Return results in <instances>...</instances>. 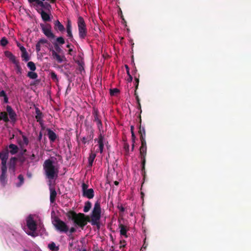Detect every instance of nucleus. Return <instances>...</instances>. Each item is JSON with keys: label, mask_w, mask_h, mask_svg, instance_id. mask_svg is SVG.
<instances>
[{"label": "nucleus", "mask_w": 251, "mask_h": 251, "mask_svg": "<svg viewBox=\"0 0 251 251\" xmlns=\"http://www.w3.org/2000/svg\"><path fill=\"white\" fill-rule=\"evenodd\" d=\"M104 136L100 133L98 139V143L99 145V149L96 150V152H100V153H102L103 152V150L104 148Z\"/></svg>", "instance_id": "nucleus-11"}, {"label": "nucleus", "mask_w": 251, "mask_h": 251, "mask_svg": "<svg viewBox=\"0 0 251 251\" xmlns=\"http://www.w3.org/2000/svg\"><path fill=\"white\" fill-rule=\"evenodd\" d=\"M94 115V121L96 122L98 128L100 130L102 128V124L99 115V112L97 110H94L93 112Z\"/></svg>", "instance_id": "nucleus-10"}, {"label": "nucleus", "mask_w": 251, "mask_h": 251, "mask_svg": "<svg viewBox=\"0 0 251 251\" xmlns=\"http://www.w3.org/2000/svg\"><path fill=\"white\" fill-rule=\"evenodd\" d=\"M44 174L50 180L58 177V168L54 165L53 161L50 159L46 160L43 165Z\"/></svg>", "instance_id": "nucleus-2"}, {"label": "nucleus", "mask_w": 251, "mask_h": 251, "mask_svg": "<svg viewBox=\"0 0 251 251\" xmlns=\"http://www.w3.org/2000/svg\"><path fill=\"white\" fill-rule=\"evenodd\" d=\"M6 110H7V113L9 114V116L10 119L12 120L15 119L16 115L15 114V112L14 111V110L12 108V107L9 105H7L6 106Z\"/></svg>", "instance_id": "nucleus-21"}, {"label": "nucleus", "mask_w": 251, "mask_h": 251, "mask_svg": "<svg viewBox=\"0 0 251 251\" xmlns=\"http://www.w3.org/2000/svg\"><path fill=\"white\" fill-rule=\"evenodd\" d=\"M67 36L71 39V41H73L74 38L73 34L72 33V30H67Z\"/></svg>", "instance_id": "nucleus-41"}, {"label": "nucleus", "mask_w": 251, "mask_h": 251, "mask_svg": "<svg viewBox=\"0 0 251 251\" xmlns=\"http://www.w3.org/2000/svg\"><path fill=\"white\" fill-rule=\"evenodd\" d=\"M101 209L100 202L97 201L91 214V219L88 216L82 213H76L75 211L70 210L66 213L68 219L73 222L75 226H78L83 229L87 222H91L92 225L100 227V220L101 218Z\"/></svg>", "instance_id": "nucleus-1"}, {"label": "nucleus", "mask_w": 251, "mask_h": 251, "mask_svg": "<svg viewBox=\"0 0 251 251\" xmlns=\"http://www.w3.org/2000/svg\"><path fill=\"white\" fill-rule=\"evenodd\" d=\"M35 113H36V116L35 118L37 120V122L39 123L40 124H42V119L43 118V114L42 112L40 111L39 108L35 107Z\"/></svg>", "instance_id": "nucleus-14"}, {"label": "nucleus", "mask_w": 251, "mask_h": 251, "mask_svg": "<svg viewBox=\"0 0 251 251\" xmlns=\"http://www.w3.org/2000/svg\"><path fill=\"white\" fill-rule=\"evenodd\" d=\"M35 231H32V232H29L27 234L32 237H35V235L34 234V232Z\"/></svg>", "instance_id": "nucleus-58"}, {"label": "nucleus", "mask_w": 251, "mask_h": 251, "mask_svg": "<svg viewBox=\"0 0 251 251\" xmlns=\"http://www.w3.org/2000/svg\"><path fill=\"white\" fill-rule=\"evenodd\" d=\"M27 66L32 71H34L36 69L34 63L32 61L28 62L27 63Z\"/></svg>", "instance_id": "nucleus-33"}, {"label": "nucleus", "mask_w": 251, "mask_h": 251, "mask_svg": "<svg viewBox=\"0 0 251 251\" xmlns=\"http://www.w3.org/2000/svg\"><path fill=\"white\" fill-rule=\"evenodd\" d=\"M9 150L7 148L5 149V150H7L8 151V153H10L11 154L14 155L16 154L19 151V148L18 146L15 144H11L8 146ZM4 150V149L3 150Z\"/></svg>", "instance_id": "nucleus-12"}, {"label": "nucleus", "mask_w": 251, "mask_h": 251, "mask_svg": "<svg viewBox=\"0 0 251 251\" xmlns=\"http://www.w3.org/2000/svg\"><path fill=\"white\" fill-rule=\"evenodd\" d=\"M40 14L41 15L42 18L44 21L48 22L50 20V17L49 15L47 13L45 12L44 10H41Z\"/></svg>", "instance_id": "nucleus-26"}, {"label": "nucleus", "mask_w": 251, "mask_h": 251, "mask_svg": "<svg viewBox=\"0 0 251 251\" xmlns=\"http://www.w3.org/2000/svg\"><path fill=\"white\" fill-rule=\"evenodd\" d=\"M37 0H28L29 3L32 4L34 5H35V3Z\"/></svg>", "instance_id": "nucleus-51"}, {"label": "nucleus", "mask_w": 251, "mask_h": 251, "mask_svg": "<svg viewBox=\"0 0 251 251\" xmlns=\"http://www.w3.org/2000/svg\"><path fill=\"white\" fill-rule=\"evenodd\" d=\"M0 97H3L4 102L5 103H8V98L4 90H2L0 92Z\"/></svg>", "instance_id": "nucleus-32"}, {"label": "nucleus", "mask_w": 251, "mask_h": 251, "mask_svg": "<svg viewBox=\"0 0 251 251\" xmlns=\"http://www.w3.org/2000/svg\"><path fill=\"white\" fill-rule=\"evenodd\" d=\"M141 164H142V173H145V164H146V159H141Z\"/></svg>", "instance_id": "nucleus-39"}, {"label": "nucleus", "mask_w": 251, "mask_h": 251, "mask_svg": "<svg viewBox=\"0 0 251 251\" xmlns=\"http://www.w3.org/2000/svg\"><path fill=\"white\" fill-rule=\"evenodd\" d=\"M133 129H134V126H130V130H131V134H132V132H134Z\"/></svg>", "instance_id": "nucleus-63"}, {"label": "nucleus", "mask_w": 251, "mask_h": 251, "mask_svg": "<svg viewBox=\"0 0 251 251\" xmlns=\"http://www.w3.org/2000/svg\"><path fill=\"white\" fill-rule=\"evenodd\" d=\"M126 242L125 240H120V243L121 245L120 246V248L121 249L122 248L125 247V246H126Z\"/></svg>", "instance_id": "nucleus-44"}, {"label": "nucleus", "mask_w": 251, "mask_h": 251, "mask_svg": "<svg viewBox=\"0 0 251 251\" xmlns=\"http://www.w3.org/2000/svg\"><path fill=\"white\" fill-rule=\"evenodd\" d=\"M125 149L127 151L129 150V145L127 144L125 145Z\"/></svg>", "instance_id": "nucleus-60"}, {"label": "nucleus", "mask_w": 251, "mask_h": 251, "mask_svg": "<svg viewBox=\"0 0 251 251\" xmlns=\"http://www.w3.org/2000/svg\"><path fill=\"white\" fill-rule=\"evenodd\" d=\"M42 137V134L41 132H40L39 135L38 136V140L40 141Z\"/></svg>", "instance_id": "nucleus-61"}, {"label": "nucleus", "mask_w": 251, "mask_h": 251, "mask_svg": "<svg viewBox=\"0 0 251 251\" xmlns=\"http://www.w3.org/2000/svg\"><path fill=\"white\" fill-rule=\"evenodd\" d=\"M92 207V203L90 201H87L85 203V205L83 208V211L85 213L88 212Z\"/></svg>", "instance_id": "nucleus-28"}, {"label": "nucleus", "mask_w": 251, "mask_h": 251, "mask_svg": "<svg viewBox=\"0 0 251 251\" xmlns=\"http://www.w3.org/2000/svg\"><path fill=\"white\" fill-rule=\"evenodd\" d=\"M120 90L117 88H114L110 89V94L111 96H116L119 93Z\"/></svg>", "instance_id": "nucleus-34"}, {"label": "nucleus", "mask_w": 251, "mask_h": 251, "mask_svg": "<svg viewBox=\"0 0 251 251\" xmlns=\"http://www.w3.org/2000/svg\"><path fill=\"white\" fill-rule=\"evenodd\" d=\"M58 44L63 45L65 43L64 39L62 37H59L56 38V42Z\"/></svg>", "instance_id": "nucleus-37"}, {"label": "nucleus", "mask_w": 251, "mask_h": 251, "mask_svg": "<svg viewBox=\"0 0 251 251\" xmlns=\"http://www.w3.org/2000/svg\"><path fill=\"white\" fill-rule=\"evenodd\" d=\"M66 29L67 30H72V25L70 21H68L67 25H66Z\"/></svg>", "instance_id": "nucleus-47"}, {"label": "nucleus", "mask_w": 251, "mask_h": 251, "mask_svg": "<svg viewBox=\"0 0 251 251\" xmlns=\"http://www.w3.org/2000/svg\"><path fill=\"white\" fill-rule=\"evenodd\" d=\"M125 67L126 68V73H127V75H130L129 68L128 66L127 65H126Z\"/></svg>", "instance_id": "nucleus-54"}, {"label": "nucleus", "mask_w": 251, "mask_h": 251, "mask_svg": "<svg viewBox=\"0 0 251 251\" xmlns=\"http://www.w3.org/2000/svg\"><path fill=\"white\" fill-rule=\"evenodd\" d=\"M26 226L32 231H35L37 229V224L31 215L28 216L26 219Z\"/></svg>", "instance_id": "nucleus-8"}, {"label": "nucleus", "mask_w": 251, "mask_h": 251, "mask_svg": "<svg viewBox=\"0 0 251 251\" xmlns=\"http://www.w3.org/2000/svg\"><path fill=\"white\" fill-rule=\"evenodd\" d=\"M69 231H70V233H73L76 231V229L74 227H72L70 229Z\"/></svg>", "instance_id": "nucleus-49"}, {"label": "nucleus", "mask_w": 251, "mask_h": 251, "mask_svg": "<svg viewBox=\"0 0 251 251\" xmlns=\"http://www.w3.org/2000/svg\"><path fill=\"white\" fill-rule=\"evenodd\" d=\"M54 24V28L56 31L63 32L65 30L64 25L58 20L55 21Z\"/></svg>", "instance_id": "nucleus-17"}, {"label": "nucleus", "mask_w": 251, "mask_h": 251, "mask_svg": "<svg viewBox=\"0 0 251 251\" xmlns=\"http://www.w3.org/2000/svg\"><path fill=\"white\" fill-rule=\"evenodd\" d=\"M94 137V134L93 131H91L90 133L86 136H84L82 138V142L85 144L87 143H89V141H91Z\"/></svg>", "instance_id": "nucleus-19"}, {"label": "nucleus", "mask_w": 251, "mask_h": 251, "mask_svg": "<svg viewBox=\"0 0 251 251\" xmlns=\"http://www.w3.org/2000/svg\"><path fill=\"white\" fill-rule=\"evenodd\" d=\"M48 137L50 142L53 143L56 139L57 136L56 133L50 128H47Z\"/></svg>", "instance_id": "nucleus-13"}, {"label": "nucleus", "mask_w": 251, "mask_h": 251, "mask_svg": "<svg viewBox=\"0 0 251 251\" xmlns=\"http://www.w3.org/2000/svg\"><path fill=\"white\" fill-rule=\"evenodd\" d=\"M118 208L120 209V210L122 212H124L125 211V208L122 206H118Z\"/></svg>", "instance_id": "nucleus-57"}, {"label": "nucleus", "mask_w": 251, "mask_h": 251, "mask_svg": "<svg viewBox=\"0 0 251 251\" xmlns=\"http://www.w3.org/2000/svg\"><path fill=\"white\" fill-rule=\"evenodd\" d=\"M48 248L52 251H58L59 247H57L54 242H51L48 245Z\"/></svg>", "instance_id": "nucleus-29"}, {"label": "nucleus", "mask_w": 251, "mask_h": 251, "mask_svg": "<svg viewBox=\"0 0 251 251\" xmlns=\"http://www.w3.org/2000/svg\"><path fill=\"white\" fill-rule=\"evenodd\" d=\"M0 158L1 160V174L0 176V183L2 186H4L7 182L6 175L7 172L6 163L8 158V151L7 149L2 150L0 152Z\"/></svg>", "instance_id": "nucleus-3"}, {"label": "nucleus", "mask_w": 251, "mask_h": 251, "mask_svg": "<svg viewBox=\"0 0 251 251\" xmlns=\"http://www.w3.org/2000/svg\"><path fill=\"white\" fill-rule=\"evenodd\" d=\"M54 50L52 48L50 49V51L51 52V56L53 59L57 61L58 63H61L66 60L64 55H59V53L62 51L61 48L57 43H53Z\"/></svg>", "instance_id": "nucleus-4"}, {"label": "nucleus", "mask_w": 251, "mask_h": 251, "mask_svg": "<svg viewBox=\"0 0 251 251\" xmlns=\"http://www.w3.org/2000/svg\"><path fill=\"white\" fill-rule=\"evenodd\" d=\"M22 57L23 58V60L26 62L28 61L30 59V58L28 56V54L27 52V51H25V52L22 53Z\"/></svg>", "instance_id": "nucleus-35"}, {"label": "nucleus", "mask_w": 251, "mask_h": 251, "mask_svg": "<svg viewBox=\"0 0 251 251\" xmlns=\"http://www.w3.org/2000/svg\"><path fill=\"white\" fill-rule=\"evenodd\" d=\"M5 55L8 57L9 60L14 64L18 62L16 60V57L9 51H6L5 52Z\"/></svg>", "instance_id": "nucleus-20"}, {"label": "nucleus", "mask_w": 251, "mask_h": 251, "mask_svg": "<svg viewBox=\"0 0 251 251\" xmlns=\"http://www.w3.org/2000/svg\"><path fill=\"white\" fill-rule=\"evenodd\" d=\"M96 154L95 153L91 152L88 157V167H91L95 158H96Z\"/></svg>", "instance_id": "nucleus-23"}, {"label": "nucleus", "mask_w": 251, "mask_h": 251, "mask_svg": "<svg viewBox=\"0 0 251 251\" xmlns=\"http://www.w3.org/2000/svg\"><path fill=\"white\" fill-rule=\"evenodd\" d=\"M141 142V146L140 148V154L141 159H146V156L147 154V144L146 140H143V141Z\"/></svg>", "instance_id": "nucleus-9"}, {"label": "nucleus", "mask_w": 251, "mask_h": 251, "mask_svg": "<svg viewBox=\"0 0 251 251\" xmlns=\"http://www.w3.org/2000/svg\"><path fill=\"white\" fill-rule=\"evenodd\" d=\"M16 66V73L18 75H21L22 74V70L21 66L19 65V62L15 64Z\"/></svg>", "instance_id": "nucleus-36"}, {"label": "nucleus", "mask_w": 251, "mask_h": 251, "mask_svg": "<svg viewBox=\"0 0 251 251\" xmlns=\"http://www.w3.org/2000/svg\"><path fill=\"white\" fill-rule=\"evenodd\" d=\"M17 159L15 157H13L10 159L9 169V170H12L14 171L16 166V162Z\"/></svg>", "instance_id": "nucleus-22"}, {"label": "nucleus", "mask_w": 251, "mask_h": 251, "mask_svg": "<svg viewBox=\"0 0 251 251\" xmlns=\"http://www.w3.org/2000/svg\"><path fill=\"white\" fill-rule=\"evenodd\" d=\"M21 51H22V53L25 52V51H26V49L25 47L23 46H22L20 48Z\"/></svg>", "instance_id": "nucleus-55"}, {"label": "nucleus", "mask_w": 251, "mask_h": 251, "mask_svg": "<svg viewBox=\"0 0 251 251\" xmlns=\"http://www.w3.org/2000/svg\"><path fill=\"white\" fill-rule=\"evenodd\" d=\"M139 133L140 134V140L143 141V140H145L146 137V131L144 127L140 126Z\"/></svg>", "instance_id": "nucleus-25"}, {"label": "nucleus", "mask_w": 251, "mask_h": 251, "mask_svg": "<svg viewBox=\"0 0 251 251\" xmlns=\"http://www.w3.org/2000/svg\"><path fill=\"white\" fill-rule=\"evenodd\" d=\"M50 201L51 203H54L55 199L57 196V193L55 188L53 187H50Z\"/></svg>", "instance_id": "nucleus-16"}, {"label": "nucleus", "mask_w": 251, "mask_h": 251, "mask_svg": "<svg viewBox=\"0 0 251 251\" xmlns=\"http://www.w3.org/2000/svg\"><path fill=\"white\" fill-rule=\"evenodd\" d=\"M88 185L85 183H83L82 184V193L84 192L85 191L88 190Z\"/></svg>", "instance_id": "nucleus-45"}, {"label": "nucleus", "mask_w": 251, "mask_h": 251, "mask_svg": "<svg viewBox=\"0 0 251 251\" xmlns=\"http://www.w3.org/2000/svg\"><path fill=\"white\" fill-rule=\"evenodd\" d=\"M1 120H3L5 122H8L9 121V119L8 118L7 114L6 112H0V121Z\"/></svg>", "instance_id": "nucleus-27"}, {"label": "nucleus", "mask_w": 251, "mask_h": 251, "mask_svg": "<svg viewBox=\"0 0 251 251\" xmlns=\"http://www.w3.org/2000/svg\"><path fill=\"white\" fill-rule=\"evenodd\" d=\"M8 41L6 38L3 37L0 40V45L2 46H5L8 44Z\"/></svg>", "instance_id": "nucleus-38"}, {"label": "nucleus", "mask_w": 251, "mask_h": 251, "mask_svg": "<svg viewBox=\"0 0 251 251\" xmlns=\"http://www.w3.org/2000/svg\"><path fill=\"white\" fill-rule=\"evenodd\" d=\"M41 26L43 33L47 38L50 39L55 38V36L51 31V25L50 24H47L45 25H41Z\"/></svg>", "instance_id": "nucleus-7"}, {"label": "nucleus", "mask_w": 251, "mask_h": 251, "mask_svg": "<svg viewBox=\"0 0 251 251\" xmlns=\"http://www.w3.org/2000/svg\"><path fill=\"white\" fill-rule=\"evenodd\" d=\"M82 195L89 199H91L94 197V191L92 188H90L82 193Z\"/></svg>", "instance_id": "nucleus-15"}, {"label": "nucleus", "mask_w": 251, "mask_h": 251, "mask_svg": "<svg viewBox=\"0 0 251 251\" xmlns=\"http://www.w3.org/2000/svg\"><path fill=\"white\" fill-rule=\"evenodd\" d=\"M119 228H120V234L121 235L124 236L125 237L127 238V235L126 234L127 229L126 226L123 224L119 225Z\"/></svg>", "instance_id": "nucleus-24"}, {"label": "nucleus", "mask_w": 251, "mask_h": 251, "mask_svg": "<svg viewBox=\"0 0 251 251\" xmlns=\"http://www.w3.org/2000/svg\"><path fill=\"white\" fill-rule=\"evenodd\" d=\"M114 184H115V185H117H117H119V182H118V181H115L114 182Z\"/></svg>", "instance_id": "nucleus-64"}, {"label": "nucleus", "mask_w": 251, "mask_h": 251, "mask_svg": "<svg viewBox=\"0 0 251 251\" xmlns=\"http://www.w3.org/2000/svg\"><path fill=\"white\" fill-rule=\"evenodd\" d=\"M18 178L20 182L19 183H17L16 185L17 187H20L23 184L24 182V177L23 175L22 174L19 175L18 176Z\"/></svg>", "instance_id": "nucleus-31"}, {"label": "nucleus", "mask_w": 251, "mask_h": 251, "mask_svg": "<svg viewBox=\"0 0 251 251\" xmlns=\"http://www.w3.org/2000/svg\"><path fill=\"white\" fill-rule=\"evenodd\" d=\"M29 158H30V159L32 161V160H33L35 158V155L34 153H33L32 155L29 156Z\"/></svg>", "instance_id": "nucleus-52"}, {"label": "nucleus", "mask_w": 251, "mask_h": 251, "mask_svg": "<svg viewBox=\"0 0 251 251\" xmlns=\"http://www.w3.org/2000/svg\"><path fill=\"white\" fill-rule=\"evenodd\" d=\"M27 76L31 79H36L38 77V75L36 73L31 71L27 73Z\"/></svg>", "instance_id": "nucleus-30"}, {"label": "nucleus", "mask_w": 251, "mask_h": 251, "mask_svg": "<svg viewBox=\"0 0 251 251\" xmlns=\"http://www.w3.org/2000/svg\"><path fill=\"white\" fill-rule=\"evenodd\" d=\"M22 137H23V143L25 145L27 146L28 144V143H29V141H28V138L25 135H23Z\"/></svg>", "instance_id": "nucleus-43"}, {"label": "nucleus", "mask_w": 251, "mask_h": 251, "mask_svg": "<svg viewBox=\"0 0 251 251\" xmlns=\"http://www.w3.org/2000/svg\"><path fill=\"white\" fill-rule=\"evenodd\" d=\"M41 44H40L38 42L36 45V50L37 52H39L41 50Z\"/></svg>", "instance_id": "nucleus-48"}, {"label": "nucleus", "mask_w": 251, "mask_h": 251, "mask_svg": "<svg viewBox=\"0 0 251 251\" xmlns=\"http://www.w3.org/2000/svg\"><path fill=\"white\" fill-rule=\"evenodd\" d=\"M19 160L22 163H23L25 161V158L23 156L21 157L20 158Z\"/></svg>", "instance_id": "nucleus-50"}, {"label": "nucleus", "mask_w": 251, "mask_h": 251, "mask_svg": "<svg viewBox=\"0 0 251 251\" xmlns=\"http://www.w3.org/2000/svg\"><path fill=\"white\" fill-rule=\"evenodd\" d=\"M51 78L54 81H58V79L57 78V75L54 72H52L50 74Z\"/></svg>", "instance_id": "nucleus-40"}, {"label": "nucleus", "mask_w": 251, "mask_h": 251, "mask_svg": "<svg viewBox=\"0 0 251 251\" xmlns=\"http://www.w3.org/2000/svg\"><path fill=\"white\" fill-rule=\"evenodd\" d=\"M134 77H135V89L137 90L138 89V85H139V79L136 76H135Z\"/></svg>", "instance_id": "nucleus-46"}, {"label": "nucleus", "mask_w": 251, "mask_h": 251, "mask_svg": "<svg viewBox=\"0 0 251 251\" xmlns=\"http://www.w3.org/2000/svg\"><path fill=\"white\" fill-rule=\"evenodd\" d=\"M136 101H137V102L138 104H139L140 103V99L139 98V96H136Z\"/></svg>", "instance_id": "nucleus-59"}, {"label": "nucleus", "mask_w": 251, "mask_h": 251, "mask_svg": "<svg viewBox=\"0 0 251 251\" xmlns=\"http://www.w3.org/2000/svg\"><path fill=\"white\" fill-rule=\"evenodd\" d=\"M73 49H70L68 50V53L70 54V55H72V52L73 51Z\"/></svg>", "instance_id": "nucleus-62"}, {"label": "nucleus", "mask_w": 251, "mask_h": 251, "mask_svg": "<svg viewBox=\"0 0 251 251\" xmlns=\"http://www.w3.org/2000/svg\"><path fill=\"white\" fill-rule=\"evenodd\" d=\"M41 45L48 43V41L44 38L40 39L38 42Z\"/></svg>", "instance_id": "nucleus-42"}, {"label": "nucleus", "mask_w": 251, "mask_h": 251, "mask_svg": "<svg viewBox=\"0 0 251 251\" xmlns=\"http://www.w3.org/2000/svg\"><path fill=\"white\" fill-rule=\"evenodd\" d=\"M45 0H37L35 3V5H39L43 8H45V4H47V6H50V5L49 3H48L47 2H44L43 1ZM49 0L50 1V2L51 3H53L55 2L56 0Z\"/></svg>", "instance_id": "nucleus-18"}, {"label": "nucleus", "mask_w": 251, "mask_h": 251, "mask_svg": "<svg viewBox=\"0 0 251 251\" xmlns=\"http://www.w3.org/2000/svg\"><path fill=\"white\" fill-rule=\"evenodd\" d=\"M52 224L56 229L60 232L66 233L69 230V227L66 224L57 217L54 218Z\"/></svg>", "instance_id": "nucleus-6"}, {"label": "nucleus", "mask_w": 251, "mask_h": 251, "mask_svg": "<svg viewBox=\"0 0 251 251\" xmlns=\"http://www.w3.org/2000/svg\"><path fill=\"white\" fill-rule=\"evenodd\" d=\"M131 137H132V140L133 143L135 142V135L134 133V132H132V134H131Z\"/></svg>", "instance_id": "nucleus-53"}, {"label": "nucleus", "mask_w": 251, "mask_h": 251, "mask_svg": "<svg viewBox=\"0 0 251 251\" xmlns=\"http://www.w3.org/2000/svg\"><path fill=\"white\" fill-rule=\"evenodd\" d=\"M77 26L79 38L81 39H85L87 35V29L85 21L81 16L78 18Z\"/></svg>", "instance_id": "nucleus-5"}, {"label": "nucleus", "mask_w": 251, "mask_h": 251, "mask_svg": "<svg viewBox=\"0 0 251 251\" xmlns=\"http://www.w3.org/2000/svg\"><path fill=\"white\" fill-rule=\"evenodd\" d=\"M128 75L129 77L127 79V81L128 82H131L132 81V76H131V75L130 74Z\"/></svg>", "instance_id": "nucleus-56"}]
</instances>
